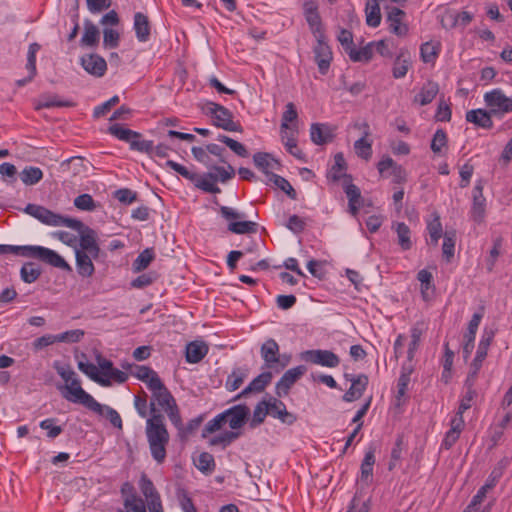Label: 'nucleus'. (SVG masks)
<instances>
[{
  "mask_svg": "<svg viewBox=\"0 0 512 512\" xmlns=\"http://www.w3.org/2000/svg\"><path fill=\"white\" fill-rule=\"evenodd\" d=\"M24 212L31 215L32 217L38 219L40 222L51 225V226H67L71 229H74L80 234V250L84 251L90 250L93 248L96 242L97 234L95 230L86 226L82 221L78 219H73L69 217L62 216L60 214L54 213L48 208L29 203L25 208Z\"/></svg>",
  "mask_w": 512,
  "mask_h": 512,
  "instance_id": "1",
  "label": "nucleus"
},
{
  "mask_svg": "<svg viewBox=\"0 0 512 512\" xmlns=\"http://www.w3.org/2000/svg\"><path fill=\"white\" fill-rule=\"evenodd\" d=\"M151 417L146 421V437L153 459L161 464L166 458V446L169 443V432L164 424V416L157 411L155 403L149 404Z\"/></svg>",
  "mask_w": 512,
  "mask_h": 512,
  "instance_id": "2",
  "label": "nucleus"
},
{
  "mask_svg": "<svg viewBox=\"0 0 512 512\" xmlns=\"http://www.w3.org/2000/svg\"><path fill=\"white\" fill-rule=\"evenodd\" d=\"M15 254L26 258H34L53 267L72 272V267L57 252L42 246H14L0 244V255Z\"/></svg>",
  "mask_w": 512,
  "mask_h": 512,
  "instance_id": "3",
  "label": "nucleus"
},
{
  "mask_svg": "<svg viewBox=\"0 0 512 512\" xmlns=\"http://www.w3.org/2000/svg\"><path fill=\"white\" fill-rule=\"evenodd\" d=\"M70 392L72 397L68 398L69 402L81 404L88 410L105 416L114 427L122 429V419L115 409L97 402L82 386L76 385V387H73V391Z\"/></svg>",
  "mask_w": 512,
  "mask_h": 512,
  "instance_id": "4",
  "label": "nucleus"
},
{
  "mask_svg": "<svg viewBox=\"0 0 512 512\" xmlns=\"http://www.w3.org/2000/svg\"><path fill=\"white\" fill-rule=\"evenodd\" d=\"M235 176V169L232 165L227 164V167L211 166L210 171L203 176H198L196 188L201 189L206 193L217 194L221 189L217 186V182H227Z\"/></svg>",
  "mask_w": 512,
  "mask_h": 512,
  "instance_id": "5",
  "label": "nucleus"
},
{
  "mask_svg": "<svg viewBox=\"0 0 512 512\" xmlns=\"http://www.w3.org/2000/svg\"><path fill=\"white\" fill-rule=\"evenodd\" d=\"M202 112L210 116L213 119V125L229 132H243L242 126L233 121L232 112L226 107L208 101L204 106L201 107Z\"/></svg>",
  "mask_w": 512,
  "mask_h": 512,
  "instance_id": "6",
  "label": "nucleus"
},
{
  "mask_svg": "<svg viewBox=\"0 0 512 512\" xmlns=\"http://www.w3.org/2000/svg\"><path fill=\"white\" fill-rule=\"evenodd\" d=\"M484 101L492 115L512 112V99L508 98L500 89H494L484 95Z\"/></svg>",
  "mask_w": 512,
  "mask_h": 512,
  "instance_id": "7",
  "label": "nucleus"
},
{
  "mask_svg": "<svg viewBox=\"0 0 512 512\" xmlns=\"http://www.w3.org/2000/svg\"><path fill=\"white\" fill-rule=\"evenodd\" d=\"M139 488L146 498L149 512H164L160 494L156 490L153 482L148 478V476L143 473L139 480Z\"/></svg>",
  "mask_w": 512,
  "mask_h": 512,
  "instance_id": "8",
  "label": "nucleus"
},
{
  "mask_svg": "<svg viewBox=\"0 0 512 512\" xmlns=\"http://www.w3.org/2000/svg\"><path fill=\"white\" fill-rule=\"evenodd\" d=\"M316 38L317 44L314 47V58L320 74L326 75L333 59L332 51L330 46L325 42L324 33H320Z\"/></svg>",
  "mask_w": 512,
  "mask_h": 512,
  "instance_id": "9",
  "label": "nucleus"
},
{
  "mask_svg": "<svg viewBox=\"0 0 512 512\" xmlns=\"http://www.w3.org/2000/svg\"><path fill=\"white\" fill-rule=\"evenodd\" d=\"M307 371L305 365H299L288 369L276 383L275 392L278 397L286 396L290 388L303 376Z\"/></svg>",
  "mask_w": 512,
  "mask_h": 512,
  "instance_id": "10",
  "label": "nucleus"
},
{
  "mask_svg": "<svg viewBox=\"0 0 512 512\" xmlns=\"http://www.w3.org/2000/svg\"><path fill=\"white\" fill-rule=\"evenodd\" d=\"M226 423L229 424L231 431H237L242 428L250 416V409L245 404H238L224 411Z\"/></svg>",
  "mask_w": 512,
  "mask_h": 512,
  "instance_id": "11",
  "label": "nucleus"
},
{
  "mask_svg": "<svg viewBox=\"0 0 512 512\" xmlns=\"http://www.w3.org/2000/svg\"><path fill=\"white\" fill-rule=\"evenodd\" d=\"M302 358L313 364L333 368L339 365V357L329 350H307L302 353Z\"/></svg>",
  "mask_w": 512,
  "mask_h": 512,
  "instance_id": "12",
  "label": "nucleus"
},
{
  "mask_svg": "<svg viewBox=\"0 0 512 512\" xmlns=\"http://www.w3.org/2000/svg\"><path fill=\"white\" fill-rule=\"evenodd\" d=\"M344 377L346 380L351 382V386L343 395V400L346 402H353L361 398L369 382L368 376L365 374L355 376L345 373Z\"/></svg>",
  "mask_w": 512,
  "mask_h": 512,
  "instance_id": "13",
  "label": "nucleus"
},
{
  "mask_svg": "<svg viewBox=\"0 0 512 512\" xmlns=\"http://www.w3.org/2000/svg\"><path fill=\"white\" fill-rule=\"evenodd\" d=\"M150 390L153 393V400L151 402H154L155 404L157 402V404L163 410H165L166 407H170L176 403L173 395L160 378H152L150 383Z\"/></svg>",
  "mask_w": 512,
  "mask_h": 512,
  "instance_id": "14",
  "label": "nucleus"
},
{
  "mask_svg": "<svg viewBox=\"0 0 512 512\" xmlns=\"http://www.w3.org/2000/svg\"><path fill=\"white\" fill-rule=\"evenodd\" d=\"M343 178L345 180L344 192L348 198L349 211L352 215H356L363 201L361 191L352 183V176L350 174L344 173Z\"/></svg>",
  "mask_w": 512,
  "mask_h": 512,
  "instance_id": "15",
  "label": "nucleus"
},
{
  "mask_svg": "<svg viewBox=\"0 0 512 512\" xmlns=\"http://www.w3.org/2000/svg\"><path fill=\"white\" fill-rule=\"evenodd\" d=\"M80 62L84 70L95 77H102L107 70L106 60L98 54L83 55Z\"/></svg>",
  "mask_w": 512,
  "mask_h": 512,
  "instance_id": "16",
  "label": "nucleus"
},
{
  "mask_svg": "<svg viewBox=\"0 0 512 512\" xmlns=\"http://www.w3.org/2000/svg\"><path fill=\"white\" fill-rule=\"evenodd\" d=\"M54 369L58 375L66 382V385L64 386L65 391L62 392V396L67 401H69L68 398L72 397L70 391H73V387H76V385L81 386V382L69 365H61L60 363L55 362Z\"/></svg>",
  "mask_w": 512,
  "mask_h": 512,
  "instance_id": "17",
  "label": "nucleus"
},
{
  "mask_svg": "<svg viewBox=\"0 0 512 512\" xmlns=\"http://www.w3.org/2000/svg\"><path fill=\"white\" fill-rule=\"evenodd\" d=\"M121 493L125 496L124 506L127 512H146L144 500L137 496L132 484L125 482L121 487Z\"/></svg>",
  "mask_w": 512,
  "mask_h": 512,
  "instance_id": "18",
  "label": "nucleus"
},
{
  "mask_svg": "<svg viewBox=\"0 0 512 512\" xmlns=\"http://www.w3.org/2000/svg\"><path fill=\"white\" fill-rule=\"evenodd\" d=\"M277 403L282 405V401L275 397H270L268 401L263 399L258 402L254 408L253 416L249 422V426L251 428H256L262 424L266 416L270 414L271 408H276L275 405H277Z\"/></svg>",
  "mask_w": 512,
  "mask_h": 512,
  "instance_id": "19",
  "label": "nucleus"
},
{
  "mask_svg": "<svg viewBox=\"0 0 512 512\" xmlns=\"http://www.w3.org/2000/svg\"><path fill=\"white\" fill-rule=\"evenodd\" d=\"M335 127L325 123H312L310 127L311 141L316 145H324L333 141Z\"/></svg>",
  "mask_w": 512,
  "mask_h": 512,
  "instance_id": "20",
  "label": "nucleus"
},
{
  "mask_svg": "<svg viewBox=\"0 0 512 512\" xmlns=\"http://www.w3.org/2000/svg\"><path fill=\"white\" fill-rule=\"evenodd\" d=\"M387 21L389 22L390 31L399 36H406L408 33L407 24L402 23L403 18L405 17V12L397 7H387Z\"/></svg>",
  "mask_w": 512,
  "mask_h": 512,
  "instance_id": "21",
  "label": "nucleus"
},
{
  "mask_svg": "<svg viewBox=\"0 0 512 512\" xmlns=\"http://www.w3.org/2000/svg\"><path fill=\"white\" fill-rule=\"evenodd\" d=\"M483 181L478 180L473 189V205L472 218L474 221L481 223L485 217L486 199L483 196Z\"/></svg>",
  "mask_w": 512,
  "mask_h": 512,
  "instance_id": "22",
  "label": "nucleus"
},
{
  "mask_svg": "<svg viewBox=\"0 0 512 512\" xmlns=\"http://www.w3.org/2000/svg\"><path fill=\"white\" fill-rule=\"evenodd\" d=\"M501 476L502 470L500 468L494 469L491 472L486 483L477 491L470 504L466 507V512H472L475 506L481 504L486 497V493L496 485Z\"/></svg>",
  "mask_w": 512,
  "mask_h": 512,
  "instance_id": "23",
  "label": "nucleus"
},
{
  "mask_svg": "<svg viewBox=\"0 0 512 512\" xmlns=\"http://www.w3.org/2000/svg\"><path fill=\"white\" fill-rule=\"evenodd\" d=\"M377 168L381 175H383L388 169H391V175L393 176L394 183L401 184L406 182L407 174L405 169L401 165L395 163L389 156H386L379 161Z\"/></svg>",
  "mask_w": 512,
  "mask_h": 512,
  "instance_id": "24",
  "label": "nucleus"
},
{
  "mask_svg": "<svg viewBox=\"0 0 512 512\" xmlns=\"http://www.w3.org/2000/svg\"><path fill=\"white\" fill-rule=\"evenodd\" d=\"M260 352L266 368H273L276 364L280 363L279 345L274 339L266 340L262 344Z\"/></svg>",
  "mask_w": 512,
  "mask_h": 512,
  "instance_id": "25",
  "label": "nucleus"
},
{
  "mask_svg": "<svg viewBox=\"0 0 512 512\" xmlns=\"http://www.w3.org/2000/svg\"><path fill=\"white\" fill-rule=\"evenodd\" d=\"M473 20V15L467 11L460 13H452L446 11L441 17V25L443 28L450 30L460 23L462 26H467Z\"/></svg>",
  "mask_w": 512,
  "mask_h": 512,
  "instance_id": "26",
  "label": "nucleus"
},
{
  "mask_svg": "<svg viewBox=\"0 0 512 512\" xmlns=\"http://www.w3.org/2000/svg\"><path fill=\"white\" fill-rule=\"evenodd\" d=\"M253 162L255 166L260 169L268 178L269 175L274 174L273 172L269 171V168L279 169L281 166L280 162L267 152L255 153L253 155Z\"/></svg>",
  "mask_w": 512,
  "mask_h": 512,
  "instance_id": "27",
  "label": "nucleus"
},
{
  "mask_svg": "<svg viewBox=\"0 0 512 512\" xmlns=\"http://www.w3.org/2000/svg\"><path fill=\"white\" fill-rule=\"evenodd\" d=\"M41 46L40 44L34 42L29 45L28 53H27V63H26V69L29 72V75L27 78L17 80L16 84L17 86L21 87L24 86L26 83L32 81L34 77L37 74L36 69V54L40 50Z\"/></svg>",
  "mask_w": 512,
  "mask_h": 512,
  "instance_id": "28",
  "label": "nucleus"
},
{
  "mask_svg": "<svg viewBox=\"0 0 512 512\" xmlns=\"http://www.w3.org/2000/svg\"><path fill=\"white\" fill-rule=\"evenodd\" d=\"M438 92V83L429 80L422 86L420 92L417 95H415L413 102L418 103L421 106L428 105L434 100Z\"/></svg>",
  "mask_w": 512,
  "mask_h": 512,
  "instance_id": "29",
  "label": "nucleus"
},
{
  "mask_svg": "<svg viewBox=\"0 0 512 512\" xmlns=\"http://www.w3.org/2000/svg\"><path fill=\"white\" fill-rule=\"evenodd\" d=\"M208 345L204 341H192L186 346V361L188 363L200 362L208 353Z\"/></svg>",
  "mask_w": 512,
  "mask_h": 512,
  "instance_id": "30",
  "label": "nucleus"
},
{
  "mask_svg": "<svg viewBox=\"0 0 512 512\" xmlns=\"http://www.w3.org/2000/svg\"><path fill=\"white\" fill-rule=\"evenodd\" d=\"M466 121L484 129L493 127L492 114L483 109L470 110L466 113Z\"/></svg>",
  "mask_w": 512,
  "mask_h": 512,
  "instance_id": "31",
  "label": "nucleus"
},
{
  "mask_svg": "<svg viewBox=\"0 0 512 512\" xmlns=\"http://www.w3.org/2000/svg\"><path fill=\"white\" fill-rule=\"evenodd\" d=\"M450 430L445 434V438L442 442V447L450 449L455 442L458 440L460 433L464 427V420L461 417H453L450 422Z\"/></svg>",
  "mask_w": 512,
  "mask_h": 512,
  "instance_id": "32",
  "label": "nucleus"
},
{
  "mask_svg": "<svg viewBox=\"0 0 512 512\" xmlns=\"http://www.w3.org/2000/svg\"><path fill=\"white\" fill-rule=\"evenodd\" d=\"M78 369L86 374L91 380L98 383L101 386L109 387L111 386V380L108 378H104L96 365L89 362L79 361Z\"/></svg>",
  "mask_w": 512,
  "mask_h": 512,
  "instance_id": "33",
  "label": "nucleus"
},
{
  "mask_svg": "<svg viewBox=\"0 0 512 512\" xmlns=\"http://www.w3.org/2000/svg\"><path fill=\"white\" fill-rule=\"evenodd\" d=\"M134 29L136 37L140 42H146L150 36V23L146 15L137 12L134 15Z\"/></svg>",
  "mask_w": 512,
  "mask_h": 512,
  "instance_id": "34",
  "label": "nucleus"
},
{
  "mask_svg": "<svg viewBox=\"0 0 512 512\" xmlns=\"http://www.w3.org/2000/svg\"><path fill=\"white\" fill-rule=\"evenodd\" d=\"M100 31L90 20L84 22V33L81 38V45L96 47L99 43Z\"/></svg>",
  "mask_w": 512,
  "mask_h": 512,
  "instance_id": "35",
  "label": "nucleus"
},
{
  "mask_svg": "<svg viewBox=\"0 0 512 512\" xmlns=\"http://www.w3.org/2000/svg\"><path fill=\"white\" fill-rule=\"evenodd\" d=\"M77 271L82 277H90L94 273V265L91 257L84 251H76Z\"/></svg>",
  "mask_w": 512,
  "mask_h": 512,
  "instance_id": "36",
  "label": "nucleus"
},
{
  "mask_svg": "<svg viewBox=\"0 0 512 512\" xmlns=\"http://www.w3.org/2000/svg\"><path fill=\"white\" fill-rule=\"evenodd\" d=\"M377 0H367L365 5L366 23L368 26L377 27L381 23V9Z\"/></svg>",
  "mask_w": 512,
  "mask_h": 512,
  "instance_id": "37",
  "label": "nucleus"
},
{
  "mask_svg": "<svg viewBox=\"0 0 512 512\" xmlns=\"http://www.w3.org/2000/svg\"><path fill=\"white\" fill-rule=\"evenodd\" d=\"M75 103L72 101H62L57 99V95L43 94L36 102L35 109L40 110L43 108L52 107H73Z\"/></svg>",
  "mask_w": 512,
  "mask_h": 512,
  "instance_id": "38",
  "label": "nucleus"
},
{
  "mask_svg": "<svg viewBox=\"0 0 512 512\" xmlns=\"http://www.w3.org/2000/svg\"><path fill=\"white\" fill-rule=\"evenodd\" d=\"M410 66L411 61L409 53L401 51L394 61L393 77L396 79L404 77Z\"/></svg>",
  "mask_w": 512,
  "mask_h": 512,
  "instance_id": "39",
  "label": "nucleus"
},
{
  "mask_svg": "<svg viewBox=\"0 0 512 512\" xmlns=\"http://www.w3.org/2000/svg\"><path fill=\"white\" fill-rule=\"evenodd\" d=\"M395 231L401 249L404 251L410 250L412 247L410 228L405 223L399 222L396 223Z\"/></svg>",
  "mask_w": 512,
  "mask_h": 512,
  "instance_id": "40",
  "label": "nucleus"
},
{
  "mask_svg": "<svg viewBox=\"0 0 512 512\" xmlns=\"http://www.w3.org/2000/svg\"><path fill=\"white\" fill-rule=\"evenodd\" d=\"M373 42L368 43L366 46L357 50L355 46L348 50V56L353 62H368L373 57Z\"/></svg>",
  "mask_w": 512,
  "mask_h": 512,
  "instance_id": "41",
  "label": "nucleus"
},
{
  "mask_svg": "<svg viewBox=\"0 0 512 512\" xmlns=\"http://www.w3.org/2000/svg\"><path fill=\"white\" fill-rule=\"evenodd\" d=\"M41 275V269L34 262H26L20 269V277L25 283L35 282Z\"/></svg>",
  "mask_w": 512,
  "mask_h": 512,
  "instance_id": "42",
  "label": "nucleus"
},
{
  "mask_svg": "<svg viewBox=\"0 0 512 512\" xmlns=\"http://www.w3.org/2000/svg\"><path fill=\"white\" fill-rule=\"evenodd\" d=\"M20 178L25 185H35L43 178V172L38 167L27 166L21 171Z\"/></svg>",
  "mask_w": 512,
  "mask_h": 512,
  "instance_id": "43",
  "label": "nucleus"
},
{
  "mask_svg": "<svg viewBox=\"0 0 512 512\" xmlns=\"http://www.w3.org/2000/svg\"><path fill=\"white\" fill-rule=\"evenodd\" d=\"M369 135V131L364 132V136L354 143L355 153L358 157L369 160L372 156V144L367 141L365 138Z\"/></svg>",
  "mask_w": 512,
  "mask_h": 512,
  "instance_id": "44",
  "label": "nucleus"
},
{
  "mask_svg": "<svg viewBox=\"0 0 512 512\" xmlns=\"http://www.w3.org/2000/svg\"><path fill=\"white\" fill-rule=\"evenodd\" d=\"M154 259V251L152 248L143 250L134 260L132 267L134 272L145 270Z\"/></svg>",
  "mask_w": 512,
  "mask_h": 512,
  "instance_id": "45",
  "label": "nucleus"
},
{
  "mask_svg": "<svg viewBox=\"0 0 512 512\" xmlns=\"http://www.w3.org/2000/svg\"><path fill=\"white\" fill-rule=\"evenodd\" d=\"M108 132L117 137L118 139L122 140V141H126V142H129L133 140V138H140L141 137V134L136 132V131H132L130 129H127V128H123L121 127L119 124H113L111 125L109 128H108Z\"/></svg>",
  "mask_w": 512,
  "mask_h": 512,
  "instance_id": "46",
  "label": "nucleus"
},
{
  "mask_svg": "<svg viewBox=\"0 0 512 512\" xmlns=\"http://www.w3.org/2000/svg\"><path fill=\"white\" fill-rule=\"evenodd\" d=\"M375 463L374 451L366 452L361 464V480L369 483L372 479L373 465Z\"/></svg>",
  "mask_w": 512,
  "mask_h": 512,
  "instance_id": "47",
  "label": "nucleus"
},
{
  "mask_svg": "<svg viewBox=\"0 0 512 512\" xmlns=\"http://www.w3.org/2000/svg\"><path fill=\"white\" fill-rule=\"evenodd\" d=\"M131 375L145 382L149 389L152 378H160L153 369L145 365H135L134 370H131Z\"/></svg>",
  "mask_w": 512,
  "mask_h": 512,
  "instance_id": "48",
  "label": "nucleus"
},
{
  "mask_svg": "<svg viewBox=\"0 0 512 512\" xmlns=\"http://www.w3.org/2000/svg\"><path fill=\"white\" fill-rule=\"evenodd\" d=\"M268 180L273 182L280 190H282L290 199H297V193L295 189L291 186L288 180L284 177L279 176L277 174L269 175Z\"/></svg>",
  "mask_w": 512,
  "mask_h": 512,
  "instance_id": "49",
  "label": "nucleus"
},
{
  "mask_svg": "<svg viewBox=\"0 0 512 512\" xmlns=\"http://www.w3.org/2000/svg\"><path fill=\"white\" fill-rule=\"evenodd\" d=\"M241 435L240 431H225L224 433L214 436L209 440L210 446L222 445L223 448H226L230 445L234 440L238 439Z\"/></svg>",
  "mask_w": 512,
  "mask_h": 512,
  "instance_id": "50",
  "label": "nucleus"
},
{
  "mask_svg": "<svg viewBox=\"0 0 512 512\" xmlns=\"http://www.w3.org/2000/svg\"><path fill=\"white\" fill-rule=\"evenodd\" d=\"M275 407L276 408H271L270 415L272 417L278 418L281 422L288 425H292L297 420V417L293 413L287 411L283 402L282 405L277 403Z\"/></svg>",
  "mask_w": 512,
  "mask_h": 512,
  "instance_id": "51",
  "label": "nucleus"
},
{
  "mask_svg": "<svg viewBox=\"0 0 512 512\" xmlns=\"http://www.w3.org/2000/svg\"><path fill=\"white\" fill-rule=\"evenodd\" d=\"M195 465L204 474H211L216 467L213 455L208 452H202Z\"/></svg>",
  "mask_w": 512,
  "mask_h": 512,
  "instance_id": "52",
  "label": "nucleus"
},
{
  "mask_svg": "<svg viewBox=\"0 0 512 512\" xmlns=\"http://www.w3.org/2000/svg\"><path fill=\"white\" fill-rule=\"evenodd\" d=\"M228 230L235 234H249L257 232V223L252 221H236L228 225Z\"/></svg>",
  "mask_w": 512,
  "mask_h": 512,
  "instance_id": "53",
  "label": "nucleus"
},
{
  "mask_svg": "<svg viewBox=\"0 0 512 512\" xmlns=\"http://www.w3.org/2000/svg\"><path fill=\"white\" fill-rule=\"evenodd\" d=\"M455 242H456L455 231H446L444 233L442 252H443V256L447 262H450L451 258L454 256Z\"/></svg>",
  "mask_w": 512,
  "mask_h": 512,
  "instance_id": "54",
  "label": "nucleus"
},
{
  "mask_svg": "<svg viewBox=\"0 0 512 512\" xmlns=\"http://www.w3.org/2000/svg\"><path fill=\"white\" fill-rule=\"evenodd\" d=\"M226 424V419L224 415V411L217 416H215L212 420L208 421L202 430V437L206 438L209 434H212L218 430H220Z\"/></svg>",
  "mask_w": 512,
  "mask_h": 512,
  "instance_id": "55",
  "label": "nucleus"
},
{
  "mask_svg": "<svg viewBox=\"0 0 512 512\" xmlns=\"http://www.w3.org/2000/svg\"><path fill=\"white\" fill-rule=\"evenodd\" d=\"M218 140L220 142L224 143L225 145H227L238 156L244 157V158L248 157L249 153H248L246 147L242 143H240L226 135H219Z\"/></svg>",
  "mask_w": 512,
  "mask_h": 512,
  "instance_id": "56",
  "label": "nucleus"
},
{
  "mask_svg": "<svg viewBox=\"0 0 512 512\" xmlns=\"http://www.w3.org/2000/svg\"><path fill=\"white\" fill-rule=\"evenodd\" d=\"M417 279L421 283V294L424 300L429 299L428 290L430 288H434V285L432 284L433 276L432 274L426 270L422 269L417 274Z\"/></svg>",
  "mask_w": 512,
  "mask_h": 512,
  "instance_id": "57",
  "label": "nucleus"
},
{
  "mask_svg": "<svg viewBox=\"0 0 512 512\" xmlns=\"http://www.w3.org/2000/svg\"><path fill=\"white\" fill-rule=\"evenodd\" d=\"M166 166L169 167L170 169L174 170L178 174H180L185 179L191 181L196 186L198 176H199L197 173L189 171L185 166H183L173 160H168L166 162Z\"/></svg>",
  "mask_w": 512,
  "mask_h": 512,
  "instance_id": "58",
  "label": "nucleus"
},
{
  "mask_svg": "<svg viewBox=\"0 0 512 512\" xmlns=\"http://www.w3.org/2000/svg\"><path fill=\"white\" fill-rule=\"evenodd\" d=\"M427 230L429 232L431 242L436 246L442 236V224L438 214H435L433 220L428 223Z\"/></svg>",
  "mask_w": 512,
  "mask_h": 512,
  "instance_id": "59",
  "label": "nucleus"
},
{
  "mask_svg": "<svg viewBox=\"0 0 512 512\" xmlns=\"http://www.w3.org/2000/svg\"><path fill=\"white\" fill-rule=\"evenodd\" d=\"M158 277L159 274L156 271H150L148 273L139 275L132 281L131 285L134 288H144L155 282Z\"/></svg>",
  "mask_w": 512,
  "mask_h": 512,
  "instance_id": "60",
  "label": "nucleus"
},
{
  "mask_svg": "<svg viewBox=\"0 0 512 512\" xmlns=\"http://www.w3.org/2000/svg\"><path fill=\"white\" fill-rule=\"evenodd\" d=\"M74 205L76 208L83 211H93L96 208V204L90 194L84 193L77 196L74 199Z\"/></svg>",
  "mask_w": 512,
  "mask_h": 512,
  "instance_id": "61",
  "label": "nucleus"
},
{
  "mask_svg": "<svg viewBox=\"0 0 512 512\" xmlns=\"http://www.w3.org/2000/svg\"><path fill=\"white\" fill-rule=\"evenodd\" d=\"M421 59L424 63L433 62L438 55V47L431 42H426L420 48Z\"/></svg>",
  "mask_w": 512,
  "mask_h": 512,
  "instance_id": "62",
  "label": "nucleus"
},
{
  "mask_svg": "<svg viewBox=\"0 0 512 512\" xmlns=\"http://www.w3.org/2000/svg\"><path fill=\"white\" fill-rule=\"evenodd\" d=\"M272 377L273 375L270 371L262 372L250 382L251 386H253L255 392H262L270 384Z\"/></svg>",
  "mask_w": 512,
  "mask_h": 512,
  "instance_id": "63",
  "label": "nucleus"
},
{
  "mask_svg": "<svg viewBox=\"0 0 512 512\" xmlns=\"http://www.w3.org/2000/svg\"><path fill=\"white\" fill-rule=\"evenodd\" d=\"M448 139L446 132L443 129H438L431 141V150L434 153H440L442 147H445L447 145Z\"/></svg>",
  "mask_w": 512,
  "mask_h": 512,
  "instance_id": "64",
  "label": "nucleus"
}]
</instances>
